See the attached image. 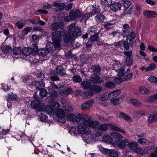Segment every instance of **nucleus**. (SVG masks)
<instances>
[{"mask_svg":"<svg viewBox=\"0 0 157 157\" xmlns=\"http://www.w3.org/2000/svg\"><path fill=\"white\" fill-rule=\"evenodd\" d=\"M110 136L113 138H115L118 140H121L123 139L122 136L118 133L113 132L110 133Z\"/></svg>","mask_w":157,"mask_h":157,"instance_id":"obj_26","label":"nucleus"},{"mask_svg":"<svg viewBox=\"0 0 157 157\" xmlns=\"http://www.w3.org/2000/svg\"><path fill=\"white\" fill-rule=\"evenodd\" d=\"M52 6L56 7L54 9L56 11H61L65 8V4L64 3H59L56 2H55L53 3Z\"/></svg>","mask_w":157,"mask_h":157,"instance_id":"obj_13","label":"nucleus"},{"mask_svg":"<svg viewBox=\"0 0 157 157\" xmlns=\"http://www.w3.org/2000/svg\"><path fill=\"white\" fill-rule=\"evenodd\" d=\"M102 134V133L101 132H97L96 133L92 134L91 137L93 140H96L98 137L101 136Z\"/></svg>","mask_w":157,"mask_h":157,"instance_id":"obj_48","label":"nucleus"},{"mask_svg":"<svg viewBox=\"0 0 157 157\" xmlns=\"http://www.w3.org/2000/svg\"><path fill=\"white\" fill-rule=\"evenodd\" d=\"M125 66L123 67L118 70L117 73V75L118 76H122L125 75Z\"/></svg>","mask_w":157,"mask_h":157,"instance_id":"obj_44","label":"nucleus"},{"mask_svg":"<svg viewBox=\"0 0 157 157\" xmlns=\"http://www.w3.org/2000/svg\"><path fill=\"white\" fill-rule=\"evenodd\" d=\"M118 1L112 3L110 6V10L114 12H116L121 10L122 7V4L120 2L121 1L117 0Z\"/></svg>","mask_w":157,"mask_h":157,"instance_id":"obj_9","label":"nucleus"},{"mask_svg":"<svg viewBox=\"0 0 157 157\" xmlns=\"http://www.w3.org/2000/svg\"><path fill=\"white\" fill-rule=\"evenodd\" d=\"M92 8V10L90 12L91 16L98 13L100 12V9L99 8V6L96 4L93 5Z\"/></svg>","mask_w":157,"mask_h":157,"instance_id":"obj_19","label":"nucleus"},{"mask_svg":"<svg viewBox=\"0 0 157 157\" xmlns=\"http://www.w3.org/2000/svg\"><path fill=\"white\" fill-rule=\"evenodd\" d=\"M78 117L73 113H70L67 114V118L68 120L70 121H73L75 122H78L80 119L82 118L84 116L81 114H78Z\"/></svg>","mask_w":157,"mask_h":157,"instance_id":"obj_7","label":"nucleus"},{"mask_svg":"<svg viewBox=\"0 0 157 157\" xmlns=\"http://www.w3.org/2000/svg\"><path fill=\"white\" fill-rule=\"evenodd\" d=\"M157 120V110L153 112L149 116L148 121L149 123L155 122Z\"/></svg>","mask_w":157,"mask_h":157,"instance_id":"obj_16","label":"nucleus"},{"mask_svg":"<svg viewBox=\"0 0 157 157\" xmlns=\"http://www.w3.org/2000/svg\"><path fill=\"white\" fill-rule=\"evenodd\" d=\"M94 95V93L91 91H86L82 94L83 98H88L91 97Z\"/></svg>","mask_w":157,"mask_h":157,"instance_id":"obj_29","label":"nucleus"},{"mask_svg":"<svg viewBox=\"0 0 157 157\" xmlns=\"http://www.w3.org/2000/svg\"><path fill=\"white\" fill-rule=\"evenodd\" d=\"M33 84L36 89L38 90L44 88L45 86V83L41 81L35 82Z\"/></svg>","mask_w":157,"mask_h":157,"instance_id":"obj_22","label":"nucleus"},{"mask_svg":"<svg viewBox=\"0 0 157 157\" xmlns=\"http://www.w3.org/2000/svg\"><path fill=\"white\" fill-rule=\"evenodd\" d=\"M112 2V0H101V4L106 7H110Z\"/></svg>","mask_w":157,"mask_h":157,"instance_id":"obj_33","label":"nucleus"},{"mask_svg":"<svg viewBox=\"0 0 157 157\" xmlns=\"http://www.w3.org/2000/svg\"><path fill=\"white\" fill-rule=\"evenodd\" d=\"M157 99V94H155L152 96L150 97L148 99V101H153Z\"/></svg>","mask_w":157,"mask_h":157,"instance_id":"obj_61","label":"nucleus"},{"mask_svg":"<svg viewBox=\"0 0 157 157\" xmlns=\"http://www.w3.org/2000/svg\"><path fill=\"white\" fill-rule=\"evenodd\" d=\"M156 67V65L155 63H152L150 64L147 67V71H149L154 70Z\"/></svg>","mask_w":157,"mask_h":157,"instance_id":"obj_53","label":"nucleus"},{"mask_svg":"<svg viewBox=\"0 0 157 157\" xmlns=\"http://www.w3.org/2000/svg\"><path fill=\"white\" fill-rule=\"evenodd\" d=\"M131 102L135 106H139L140 105V102L136 99H132L130 100Z\"/></svg>","mask_w":157,"mask_h":157,"instance_id":"obj_54","label":"nucleus"},{"mask_svg":"<svg viewBox=\"0 0 157 157\" xmlns=\"http://www.w3.org/2000/svg\"><path fill=\"white\" fill-rule=\"evenodd\" d=\"M99 148L103 154H109L110 157H118V153L114 150L105 148L101 146H99Z\"/></svg>","mask_w":157,"mask_h":157,"instance_id":"obj_6","label":"nucleus"},{"mask_svg":"<svg viewBox=\"0 0 157 157\" xmlns=\"http://www.w3.org/2000/svg\"><path fill=\"white\" fill-rule=\"evenodd\" d=\"M143 15L146 17L153 18L157 16V13L155 11L146 10L144 11Z\"/></svg>","mask_w":157,"mask_h":157,"instance_id":"obj_11","label":"nucleus"},{"mask_svg":"<svg viewBox=\"0 0 157 157\" xmlns=\"http://www.w3.org/2000/svg\"><path fill=\"white\" fill-rule=\"evenodd\" d=\"M133 75V73L132 72H131L128 75H126L124 77H122L123 78V80L124 82L130 80L132 77Z\"/></svg>","mask_w":157,"mask_h":157,"instance_id":"obj_49","label":"nucleus"},{"mask_svg":"<svg viewBox=\"0 0 157 157\" xmlns=\"http://www.w3.org/2000/svg\"><path fill=\"white\" fill-rule=\"evenodd\" d=\"M121 91L119 90L113 91L109 93L110 98H115L118 96L121 93Z\"/></svg>","mask_w":157,"mask_h":157,"instance_id":"obj_27","label":"nucleus"},{"mask_svg":"<svg viewBox=\"0 0 157 157\" xmlns=\"http://www.w3.org/2000/svg\"><path fill=\"white\" fill-rule=\"evenodd\" d=\"M124 97H119L111 100L110 103L114 105H117L120 104L123 100Z\"/></svg>","mask_w":157,"mask_h":157,"instance_id":"obj_18","label":"nucleus"},{"mask_svg":"<svg viewBox=\"0 0 157 157\" xmlns=\"http://www.w3.org/2000/svg\"><path fill=\"white\" fill-rule=\"evenodd\" d=\"M1 88L5 92H6L9 89L8 86L6 84L4 85L3 83L1 84Z\"/></svg>","mask_w":157,"mask_h":157,"instance_id":"obj_62","label":"nucleus"},{"mask_svg":"<svg viewBox=\"0 0 157 157\" xmlns=\"http://www.w3.org/2000/svg\"><path fill=\"white\" fill-rule=\"evenodd\" d=\"M66 30L53 32L52 33V40L54 44L52 42L47 43L46 48L49 52L55 51L56 48H59L60 46V42L63 40Z\"/></svg>","mask_w":157,"mask_h":157,"instance_id":"obj_3","label":"nucleus"},{"mask_svg":"<svg viewBox=\"0 0 157 157\" xmlns=\"http://www.w3.org/2000/svg\"><path fill=\"white\" fill-rule=\"evenodd\" d=\"M38 48L36 44L31 45L30 48L25 47L22 49V52L25 56H28L31 54L33 56H35L37 54Z\"/></svg>","mask_w":157,"mask_h":157,"instance_id":"obj_5","label":"nucleus"},{"mask_svg":"<svg viewBox=\"0 0 157 157\" xmlns=\"http://www.w3.org/2000/svg\"><path fill=\"white\" fill-rule=\"evenodd\" d=\"M72 91L71 88H68L65 90H62L59 92V94L62 96H66L71 94Z\"/></svg>","mask_w":157,"mask_h":157,"instance_id":"obj_25","label":"nucleus"},{"mask_svg":"<svg viewBox=\"0 0 157 157\" xmlns=\"http://www.w3.org/2000/svg\"><path fill=\"white\" fill-rule=\"evenodd\" d=\"M90 81L94 84H101L103 82V80L99 75L94 74L91 78Z\"/></svg>","mask_w":157,"mask_h":157,"instance_id":"obj_10","label":"nucleus"},{"mask_svg":"<svg viewBox=\"0 0 157 157\" xmlns=\"http://www.w3.org/2000/svg\"><path fill=\"white\" fill-rule=\"evenodd\" d=\"M120 114L121 116L126 120L129 121H132V119L131 117L125 113L121 112Z\"/></svg>","mask_w":157,"mask_h":157,"instance_id":"obj_42","label":"nucleus"},{"mask_svg":"<svg viewBox=\"0 0 157 157\" xmlns=\"http://www.w3.org/2000/svg\"><path fill=\"white\" fill-rule=\"evenodd\" d=\"M124 41H123V44L124 48L127 50H128L130 47H131L132 46L133 42L132 41L130 40Z\"/></svg>","mask_w":157,"mask_h":157,"instance_id":"obj_23","label":"nucleus"},{"mask_svg":"<svg viewBox=\"0 0 157 157\" xmlns=\"http://www.w3.org/2000/svg\"><path fill=\"white\" fill-rule=\"evenodd\" d=\"M87 116L83 117V122L78 125V131L80 134L89 135L91 133V130L88 127L93 128L98 127L100 122L96 121H93L90 118H87Z\"/></svg>","mask_w":157,"mask_h":157,"instance_id":"obj_2","label":"nucleus"},{"mask_svg":"<svg viewBox=\"0 0 157 157\" xmlns=\"http://www.w3.org/2000/svg\"><path fill=\"white\" fill-rule=\"evenodd\" d=\"M49 94L51 96L54 98H56L58 96V94L56 92L53 90H49Z\"/></svg>","mask_w":157,"mask_h":157,"instance_id":"obj_59","label":"nucleus"},{"mask_svg":"<svg viewBox=\"0 0 157 157\" xmlns=\"http://www.w3.org/2000/svg\"><path fill=\"white\" fill-rule=\"evenodd\" d=\"M148 80L151 82L155 83H157V78L154 76L149 77L148 78Z\"/></svg>","mask_w":157,"mask_h":157,"instance_id":"obj_60","label":"nucleus"},{"mask_svg":"<svg viewBox=\"0 0 157 157\" xmlns=\"http://www.w3.org/2000/svg\"><path fill=\"white\" fill-rule=\"evenodd\" d=\"M128 146L132 150H135L137 148L138 144L136 142H132L129 143L127 144Z\"/></svg>","mask_w":157,"mask_h":157,"instance_id":"obj_28","label":"nucleus"},{"mask_svg":"<svg viewBox=\"0 0 157 157\" xmlns=\"http://www.w3.org/2000/svg\"><path fill=\"white\" fill-rule=\"evenodd\" d=\"M93 71L95 74H99L101 71V68L99 66H94L93 67Z\"/></svg>","mask_w":157,"mask_h":157,"instance_id":"obj_47","label":"nucleus"},{"mask_svg":"<svg viewBox=\"0 0 157 157\" xmlns=\"http://www.w3.org/2000/svg\"><path fill=\"white\" fill-rule=\"evenodd\" d=\"M83 14V12L78 10H76L75 11H71L69 13L71 19L72 20H75L77 18L81 17Z\"/></svg>","mask_w":157,"mask_h":157,"instance_id":"obj_8","label":"nucleus"},{"mask_svg":"<svg viewBox=\"0 0 157 157\" xmlns=\"http://www.w3.org/2000/svg\"><path fill=\"white\" fill-rule=\"evenodd\" d=\"M133 62V59L132 57L127 58L126 59L125 63L127 65L129 66H131Z\"/></svg>","mask_w":157,"mask_h":157,"instance_id":"obj_52","label":"nucleus"},{"mask_svg":"<svg viewBox=\"0 0 157 157\" xmlns=\"http://www.w3.org/2000/svg\"><path fill=\"white\" fill-rule=\"evenodd\" d=\"M31 106L35 108L40 111H45L46 113L51 116L55 114L56 116V120L62 123H64L66 122V114L62 109L59 108L60 105L59 103L55 102L52 105L45 106L44 104L41 103L40 101L33 100L31 102Z\"/></svg>","mask_w":157,"mask_h":157,"instance_id":"obj_1","label":"nucleus"},{"mask_svg":"<svg viewBox=\"0 0 157 157\" xmlns=\"http://www.w3.org/2000/svg\"><path fill=\"white\" fill-rule=\"evenodd\" d=\"M102 89L101 86L97 85H92L90 89V90L97 93L100 92Z\"/></svg>","mask_w":157,"mask_h":157,"instance_id":"obj_20","label":"nucleus"},{"mask_svg":"<svg viewBox=\"0 0 157 157\" xmlns=\"http://www.w3.org/2000/svg\"><path fill=\"white\" fill-rule=\"evenodd\" d=\"M108 127L113 130L118 131L121 132L125 133L126 132L124 130L121 129L119 128L118 127L113 124V123H108Z\"/></svg>","mask_w":157,"mask_h":157,"instance_id":"obj_17","label":"nucleus"},{"mask_svg":"<svg viewBox=\"0 0 157 157\" xmlns=\"http://www.w3.org/2000/svg\"><path fill=\"white\" fill-rule=\"evenodd\" d=\"M16 98L17 96L15 95H14L12 93L8 94L7 96V99L8 100H14L16 99Z\"/></svg>","mask_w":157,"mask_h":157,"instance_id":"obj_51","label":"nucleus"},{"mask_svg":"<svg viewBox=\"0 0 157 157\" xmlns=\"http://www.w3.org/2000/svg\"><path fill=\"white\" fill-rule=\"evenodd\" d=\"M13 52L14 54L19 55L21 52V49L20 47H16L13 48Z\"/></svg>","mask_w":157,"mask_h":157,"instance_id":"obj_43","label":"nucleus"},{"mask_svg":"<svg viewBox=\"0 0 157 157\" xmlns=\"http://www.w3.org/2000/svg\"><path fill=\"white\" fill-rule=\"evenodd\" d=\"M48 93L47 91L44 89H42L40 91V96L45 97L48 95Z\"/></svg>","mask_w":157,"mask_h":157,"instance_id":"obj_57","label":"nucleus"},{"mask_svg":"<svg viewBox=\"0 0 157 157\" xmlns=\"http://www.w3.org/2000/svg\"><path fill=\"white\" fill-rule=\"evenodd\" d=\"M130 33V31L128 29L123 30L122 35L123 37L125 38L127 37Z\"/></svg>","mask_w":157,"mask_h":157,"instance_id":"obj_64","label":"nucleus"},{"mask_svg":"<svg viewBox=\"0 0 157 157\" xmlns=\"http://www.w3.org/2000/svg\"><path fill=\"white\" fill-rule=\"evenodd\" d=\"M129 142L127 139H124L123 140H117L116 141V144L120 148L123 149L125 148L126 144Z\"/></svg>","mask_w":157,"mask_h":157,"instance_id":"obj_15","label":"nucleus"},{"mask_svg":"<svg viewBox=\"0 0 157 157\" xmlns=\"http://www.w3.org/2000/svg\"><path fill=\"white\" fill-rule=\"evenodd\" d=\"M123 80V78L118 77L115 78L114 80V82L115 83L119 84L123 82H124Z\"/></svg>","mask_w":157,"mask_h":157,"instance_id":"obj_58","label":"nucleus"},{"mask_svg":"<svg viewBox=\"0 0 157 157\" xmlns=\"http://www.w3.org/2000/svg\"><path fill=\"white\" fill-rule=\"evenodd\" d=\"M80 123L78 124V127H72L70 129V130L69 132H70V133L71 135H75L76 134V131H77V132H78L79 133L78 131V125Z\"/></svg>","mask_w":157,"mask_h":157,"instance_id":"obj_46","label":"nucleus"},{"mask_svg":"<svg viewBox=\"0 0 157 157\" xmlns=\"http://www.w3.org/2000/svg\"><path fill=\"white\" fill-rule=\"evenodd\" d=\"M94 102V99H90L83 103L81 105V109L83 110L90 108L93 104Z\"/></svg>","mask_w":157,"mask_h":157,"instance_id":"obj_14","label":"nucleus"},{"mask_svg":"<svg viewBox=\"0 0 157 157\" xmlns=\"http://www.w3.org/2000/svg\"><path fill=\"white\" fill-rule=\"evenodd\" d=\"M108 128V123H104L99 124L98 127V129L100 131L99 132H104L107 130Z\"/></svg>","mask_w":157,"mask_h":157,"instance_id":"obj_24","label":"nucleus"},{"mask_svg":"<svg viewBox=\"0 0 157 157\" xmlns=\"http://www.w3.org/2000/svg\"><path fill=\"white\" fill-rule=\"evenodd\" d=\"M63 24L62 23H58L57 22H54L50 25V28L53 31H56L59 29H62Z\"/></svg>","mask_w":157,"mask_h":157,"instance_id":"obj_12","label":"nucleus"},{"mask_svg":"<svg viewBox=\"0 0 157 157\" xmlns=\"http://www.w3.org/2000/svg\"><path fill=\"white\" fill-rule=\"evenodd\" d=\"M140 93L143 94H147L149 92V90L147 88L144 87H142L140 89Z\"/></svg>","mask_w":157,"mask_h":157,"instance_id":"obj_55","label":"nucleus"},{"mask_svg":"<svg viewBox=\"0 0 157 157\" xmlns=\"http://www.w3.org/2000/svg\"><path fill=\"white\" fill-rule=\"evenodd\" d=\"M109 98H110L109 93L105 92L102 94L101 96L99 98L98 100L99 101H106Z\"/></svg>","mask_w":157,"mask_h":157,"instance_id":"obj_32","label":"nucleus"},{"mask_svg":"<svg viewBox=\"0 0 157 157\" xmlns=\"http://www.w3.org/2000/svg\"><path fill=\"white\" fill-rule=\"evenodd\" d=\"M26 22V21L25 20H21L16 23V25L19 29H21L23 27Z\"/></svg>","mask_w":157,"mask_h":157,"instance_id":"obj_35","label":"nucleus"},{"mask_svg":"<svg viewBox=\"0 0 157 157\" xmlns=\"http://www.w3.org/2000/svg\"><path fill=\"white\" fill-rule=\"evenodd\" d=\"M135 152L138 154L143 155L145 154H146V151L144 150L142 148L139 147L137 148L135 151Z\"/></svg>","mask_w":157,"mask_h":157,"instance_id":"obj_50","label":"nucleus"},{"mask_svg":"<svg viewBox=\"0 0 157 157\" xmlns=\"http://www.w3.org/2000/svg\"><path fill=\"white\" fill-rule=\"evenodd\" d=\"M105 18V16L101 14L97 15L95 17L96 20L98 23H100L103 21Z\"/></svg>","mask_w":157,"mask_h":157,"instance_id":"obj_37","label":"nucleus"},{"mask_svg":"<svg viewBox=\"0 0 157 157\" xmlns=\"http://www.w3.org/2000/svg\"><path fill=\"white\" fill-rule=\"evenodd\" d=\"M38 118L41 121H45L48 119V116L46 114L40 113L39 114Z\"/></svg>","mask_w":157,"mask_h":157,"instance_id":"obj_40","label":"nucleus"},{"mask_svg":"<svg viewBox=\"0 0 157 157\" xmlns=\"http://www.w3.org/2000/svg\"><path fill=\"white\" fill-rule=\"evenodd\" d=\"M135 38V36L134 32L132 31L127 36L126 40H132L133 41V40H134Z\"/></svg>","mask_w":157,"mask_h":157,"instance_id":"obj_38","label":"nucleus"},{"mask_svg":"<svg viewBox=\"0 0 157 157\" xmlns=\"http://www.w3.org/2000/svg\"><path fill=\"white\" fill-rule=\"evenodd\" d=\"M2 51L4 53L8 54L11 52L12 49L10 47L5 46L2 48Z\"/></svg>","mask_w":157,"mask_h":157,"instance_id":"obj_41","label":"nucleus"},{"mask_svg":"<svg viewBox=\"0 0 157 157\" xmlns=\"http://www.w3.org/2000/svg\"><path fill=\"white\" fill-rule=\"evenodd\" d=\"M63 107L65 109V111L67 112V114L68 113L72 112L73 110L71 105L67 103H63Z\"/></svg>","mask_w":157,"mask_h":157,"instance_id":"obj_21","label":"nucleus"},{"mask_svg":"<svg viewBox=\"0 0 157 157\" xmlns=\"http://www.w3.org/2000/svg\"><path fill=\"white\" fill-rule=\"evenodd\" d=\"M102 141L106 143L110 144L113 141V139L109 135H105L103 136L102 139Z\"/></svg>","mask_w":157,"mask_h":157,"instance_id":"obj_30","label":"nucleus"},{"mask_svg":"<svg viewBox=\"0 0 157 157\" xmlns=\"http://www.w3.org/2000/svg\"><path fill=\"white\" fill-rule=\"evenodd\" d=\"M91 14L89 13H86L83 15H82V16L80 21L82 22H85L91 16Z\"/></svg>","mask_w":157,"mask_h":157,"instance_id":"obj_45","label":"nucleus"},{"mask_svg":"<svg viewBox=\"0 0 157 157\" xmlns=\"http://www.w3.org/2000/svg\"><path fill=\"white\" fill-rule=\"evenodd\" d=\"M31 27H28L25 28L23 31V33L24 35L27 34L32 29Z\"/></svg>","mask_w":157,"mask_h":157,"instance_id":"obj_63","label":"nucleus"},{"mask_svg":"<svg viewBox=\"0 0 157 157\" xmlns=\"http://www.w3.org/2000/svg\"><path fill=\"white\" fill-rule=\"evenodd\" d=\"M68 32L67 33V30H63L62 31L66 30V32L65 33L63 40L66 43H67L72 40L71 42L72 43L74 42V39L79 36L81 35V29L78 27H75V25L72 23L70 25L68 28Z\"/></svg>","mask_w":157,"mask_h":157,"instance_id":"obj_4","label":"nucleus"},{"mask_svg":"<svg viewBox=\"0 0 157 157\" xmlns=\"http://www.w3.org/2000/svg\"><path fill=\"white\" fill-rule=\"evenodd\" d=\"M56 71L57 73L61 75H64L66 74L65 71L62 67H57Z\"/></svg>","mask_w":157,"mask_h":157,"instance_id":"obj_39","label":"nucleus"},{"mask_svg":"<svg viewBox=\"0 0 157 157\" xmlns=\"http://www.w3.org/2000/svg\"><path fill=\"white\" fill-rule=\"evenodd\" d=\"M73 81L76 82H80L82 81V79L80 76L78 75H75L73 77Z\"/></svg>","mask_w":157,"mask_h":157,"instance_id":"obj_56","label":"nucleus"},{"mask_svg":"<svg viewBox=\"0 0 157 157\" xmlns=\"http://www.w3.org/2000/svg\"><path fill=\"white\" fill-rule=\"evenodd\" d=\"M81 85L84 87V88L86 90H90V88L91 85H90V82L84 81L81 83Z\"/></svg>","mask_w":157,"mask_h":157,"instance_id":"obj_36","label":"nucleus"},{"mask_svg":"<svg viewBox=\"0 0 157 157\" xmlns=\"http://www.w3.org/2000/svg\"><path fill=\"white\" fill-rule=\"evenodd\" d=\"M105 86L108 89H113L116 86L113 82L108 81L105 82Z\"/></svg>","mask_w":157,"mask_h":157,"instance_id":"obj_34","label":"nucleus"},{"mask_svg":"<svg viewBox=\"0 0 157 157\" xmlns=\"http://www.w3.org/2000/svg\"><path fill=\"white\" fill-rule=\"evenodd\" d=\"M38 52L39 56L43 57L46 56L48 53L49 52L47 49L45 48L41 49Z\"/></svg>","mask_w":157,"mask_h":157,"instance_id":"obj_31","label":"nucleus"}]
</instances>
